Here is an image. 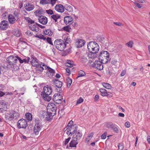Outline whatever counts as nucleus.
<instances>
[{"mask_svg": "<svg viewBox=\"0 0 150 150\" xmlns=\"http://www.w3.org/2000/svg\"><path fill=\"white\" fill-rule=\"evenodd\" d=\"M65 23L67 25H71L73 22V19L71 16H66L64 18Z\"/></svg>", "mask_w": 150, "mask_h": 150, "instance_id": "nucleus-17", "label": "nucleus"}, {"mask_svg": "<svg viewBox=\"0 0 150 150\" xmlns=\"http://www.w3.org/2000/svg\"><path fill=\"white\" fill-rule=\"evenodd\" d=\"M47 70L50 73L52 74H54L55 73V71L54 69H51V68L49 67L47 69Z\"/></svg>", "mask_w": 150, "mask_h": 150, "instance_id": "nucleus-57", "label": "nucleus"}, {"mask_svg": "<svg viewBox=\"0 0 150 150\" xmlns=\"http://www.w3.org/2000/svg\"><path fill=\"white\" fill-rule=\"evenodd\" d=\"M89 53L88 56L89 58H95L97 57V53L98 52L96 51H89Z\"/></svg>", "mask_w": 150, "mask_h": 150, "instance_id": "nucleus-27", "label": "nucleus"}, {"mask_svg": "<svg viewBox=\"0 0 150 150\" xmlns=\"http://www.w3.org/2000/svg\"><path fill=\"white\" fill-rule=\"evenodd\" d=\"M47 42L50 44L53 45V43L51 41V38L47 37V38H46V40Z\"/></svg>", "mask_w": 150, "mask_h": 150, "instance_id": "nucleus-51", "label": "nucleus"}, {"mask_svg": "<svg viewBox=\"0 0 150 150\" xmlns=\"http://www.w3.org/2000/svg\"><path fill=\"white\" fill-rule=\"evenodd\" d=\"M64 40L66 43L69 44L70 42L71 39L69 37H67L64 38Z\"/></svg>", "mask_w": 150, "mask_h": 150, "instance_id": "nucleus-48", "label": "nucleus"}, {"mask_svg": "<svg viewBox=\"0 0 150 150\" xmlns=\"http://www.w3.org/2000/svg\"><path fill=\"white\" fill-rule=\"evenodd\" d=\"M56 106L54 103H51L48 104L47 107V110L51 113V115H54L56 113Z\"/></svg>", "mask_w": 150, "mask_h": 150, "instance_id": "nucleus-8", "label": "nucleus"}, {"mask_svg": "<svg viewBox=\"0 0 150 150\" xmlns=\"http://www.w3.org/2000/svg\"><path fill=\"white\" fill-rule=\"evenodd\" d=\"M12 34L17 37H19L21 35V31L18 28H15L13 30Z\"/></svg>", "mask_w": 150, "mask_h": 150, "instance_id": "nucleus-23", "label": "nucleus"}, {"mask_svg": "<svg viewBox=\"0 0 150 150\" xmlns=\"http://www.w3.org/2000/svg\"><path fill=\"white\" fill-rule=\"evenodd\" d=\"M35 37V38L43 40H45L46 39V37H45L42 34H40L39 35H36Z\"/></svg>", "mask_w": 150, "mask_h": 150, "instance_id": "nucleus-36", "label": "nucleus"}, {"mask_svg": "<svg viewBox=\"0 0 150 150\" xmlns=\"http://www.w3.org/2000/svg\"><path fill=\"white\" fill-rule=\"evenodd\" d=\"M98 57L99 60L103 63H106L109 58V53L107 51H102L99 53Z\"/></svg>", "mask_w": 150, "mask_h": 150, "instance_id": "nucleus-3", "label": "nucleus"}, {"mask_svg": "<svg viewBox=\"0 0 150 150\" xmlns=\"http://www.w3.org/2000/svg\"><path fill=\"white\" fill-rule=\"evenodd\" d=\"M85 42L84 40L81 39H79L76 42L77 47L80 48L83 46L85 44Z\"/></svg>", "mask_w": 150, "mask_h": 150, "instance_id": "nucleus-22", "label": "nucleus"}, {"mask_svg": "<svg viewBox=\"0 0 150 150\" xmlns=\"http://www.w3.org/2000/svg\"><path fill=\"white\" fill-rule=\"evenodd\" d=\"M77 126L76 124H74L69 127L67 128V134L69 135H72L74 134V133L77 130Z\"/></svg>", "mask_w": 150, "mask_h": 150, "instance_id": "nucleus-9", "label": "nucleus"}, {"mask_svg": "<svg viewBox=\"0 0 150 150\" xmlns=\"http://www.w3.org/2000/svg\"><path fill=\"white\" fill-rule=\"evenodd\" d=\"M126 73V70H123L121 74H120V76H123L125 75V73Z\"/></svg>", "mask_w": 150, "mask_h": 150, "instance_id": "nucleus-59", "label": "nucleus"}, {"mask_svg": "<svg viewBox=\"0 0 150 150\" xmlns=\"http://www.w3.org/2000/svg\"><path fill=\"white\" fill-rule=\"evenodd\" d=\"M133 42L132 40H130L126 44V45H127L128 47L132 48L133 46Z\"/></svg>", "mask_w": 150, "mask_h": 150, "instance_id": "nucleus-45", "label": "nucleus"}, {"mask_svg": "<svg viewBox=\"0 0 150 150\" xmlns=\"http://www.w3.org/2000/svg\"><path fill=\"white\" fill-rule=\"evenodd\" d=\"M19 116V114L18 112L13 110L6 113L5 118L6 120L11 121L13 119H16Z\"/></svg>", "mask_w": 150, "mask_h": 150, "instance_id": "nucleus-2", "label": "nucleus"}, {"mask_svg": "<svg viewBox=\"0 0 150 150\" xmlns=\"http://www.w3.org/2000/svg\"><path fill=\"white\" fill-rule=\"evenodd\" d=\"M102 63V61L99 62L96 61L92 65V66L93 67H94L98 70H102L103 68Z\"/></svg>", "mask_w": 150, "mask_h": 150, "instance_id": "nucleus-14", "label": "nucleus"}, {"mask_svg": "<svg viewBox=\"0 0 150 150\" xmlns=\"http://www.w3.org/2000/svg\"><path fill=\"white\" fill-rule=\"evenodd\" d=\"M87 48L88 51L98 52L99 50V47L96 42L91 41L87 45Z\"/></svg>", "mask_w": 150, "mask_h": 150, "instance_id": "nucleus-5", "label": "nucleus"}, {"mask_svg": "<svg viewBox=\"0 0 150 150\" xmlns=\"http://www.w3.org/2000/svg\"><path fill=\"white\" fill-rule=\"evenodd\" d=\"M67 72L68 74V75H69L71 74L70 68H67L66 69Z\"/></svg>", "mask_w": 150, "mask_h": 150, "instance_id": "nucleus-63", "label": "nucleus"}, {"mask_svg": "<svg viewBox=\"0 0 150 150\" xmlns=\"http://www.w3.org/2000/svg\"><path fill=\"white\" fill-rule=\"evenodd\" d=\"M51 17L55 21V22H56L57 21V20L60 18V16L58 14H54Z\"/></svg>", "mask_w": 150, "mask_h": 150, "instance_id": "nucleus-33", "label": "nucleus"}, {"mask_svg": "<svg viewBox=\"0 0 150 150\" xmlns=\"http://www.w3.org/2000/svg\"><path fill=\"white\" fill-rule=\"evenodd\" d=\"M43 90V91L41 92V94L42 98L45 101H50L51 99L50 95L52 92V88L47 85L44 87Z\"/></svg>", "mask_w": 150, "mask_h": 150, "instance_id": "nucleus-1", "label": "nucleus"}, {"mask_svg": "<svg viewBox=\"0 0 150 150\" xmlns=\"http://www.w3.org/2000/svg\"><path fill=\"white\" fill-rule=\"evenodd\" d=\"M19 41L20 42H22V43H26L25 40L22 38H19Z\"/></svg>", "mask_w": 150, "mask_h": 150, "instance_id": "nucleus-64", "label": "nucleus"}, {"mask_svg": "<svg viewBox=\"0 0 150 150\" xmlns=\"http://www.w3.org/2000/svg\"><path fill=\"white\" fill-rule=\"evenodd\" d=\"M52 81L53 84L55 85V88L56 91L59 93H61L62 91L61 88V87L62 86V82L58 79H55L53 80Z\"/></svg>", "mask_w": 150, "mask_h": 150, "instance_id": "nucleus-7", "label": "nucleus"}, {"mask_svg": "<svg viewBox=\"0 0 150 150\" xmlns=\"http://www.w3.org/2000/svg\"><path fill=\"white\" fill-rule=\"evenodd\" d=\"M117 146L118 148V150H122L124 148V146L122 143H119Z\"/></svg>", "mask_w": 150, "mask_h": 150, "instance_id": "nucleus-47", "label": "nucleus"}, {"mask_svg": "<svg viewBox=\"0 0 150 150\" xmlns=\"http://www.w3.org/2000/svg\"><path fill=\"white\" fill-rule=\"evenodd\" d=\"M88 60L87 58L84 56H82L81 58V61L83 63H85L87 62Z\"/></svg>", "mask_w": 150, "mask_h": 150, "instance_id": "nucleus-50", "label": "nucleus"}, {"mask_svg": "<svg viewBox=\"0 0 150 150\" xmlns=\"http://www.w3.org/2000/svg\"><path fill=\"white\" fill-rule=\"evenodd\" d=\"M107 133L106 132H104L101 136V139H105L106 138L107 136Z\"/></svg>", "mask_w": 150, "mask_h": 150, "instance_id": "nucleus-55", "label": "nucleus"}, {"mask_svg": "<svg viewBox=\"0 0 150 150\" xmlns=\"http://www.w3.org/2000/svg\"><path fill=\"white\" fill-rule=\"evenodd\" d=\"M42 127V124L40 122H36L33 129L34 133L36 135H38Z\"/></svg>", "mask_w": 150, "mask_h": 150, "instance_id": "nucleus-11", "label": "nucleus"}, {"mask_svg": "<svg viewBox=\"0 0 150 150\" xmlns=\"http://www.w3.org/2000/svg\"><path fill=\"white\" fill-rule=\"evenodd\" d=\"M57 0H51L50 1V3L52 4V6H53L56 3Z\"/></svg>", "mask_w": 150, "mask_h": 150, "instance_id": "nucleus-62", "label": "nucleus"}, {"mask_svg": "<svg viewBox=\"0 0 150 150\" xmlns=\"http://www.w3.org/2000/svg\"><path fill=\"white\" fill-rule=\"evenodd\" d=\"M18 56H15L13 55H11L8 57L7 59V63L8 65V66H9L8 67L10 68L14 67L15 65V63H16L18 61Z\"/></svg>", "mask_w": 150, "mask_h": 150, "instance_id": "nucleus-6", "label": "nucleus"}, {"mask_svg": "<svg viewBox=\"0 0 150 150\" xmlns=\"http://www.w3.org/2000/svg\"><path fill=\"white\" fill-rule=\"evenodd\" d=\"M42 66L43 67V68H42V69H37V70H38L39 71H40V72H42L43 70L44 69H48V68H49V67L47 66L46 65H45V64L43 63V65Z\"/></svg>", "mask_w": 150, "mask_h": 150, "instance_id": "nucleus-44", "label": "nucleus"}, {"mask_svg": "<svg viewBox=\"0 0 150 150\" xmlns=\"http://www.w3.org/2000/svg\"><path fill=\"white\" fill-rule=\"evenodd\" d=\"M38 19L39 23L43 25L46 24L48 22L47 18L43 16H40Z\"/></svg>", "mask_w": 150, "mask_h": 150, "instance_id": "nucleus-18", "label": "nucleus"}, {"mask_svg": "<svg viewBox=\"0 0 150 150\" xmlns=\"http://www.w3.org/2000/svg\"><path fill=\"white\" fill-rule=\"evenodd\" d=\"M65 9L67 11L69 12H72L73 11V8L72 6L69 4H65L64 7Z\"/></svg>", "mask_w": 150, "mask_h": 150, "instance_id": "nucleus-28", "label": "nucleus"}, {"mask_svg": "<svg viewBox=\"0 0 150 150\" xmlns=\"http://www.w3.org/2000/svg\"><path fill=\"white\" fill-rule=\"evenodd\" d=\"M102 85L104 87L107 89H110L112 87L111 85L108 83H103Z\"/></svg>", "mask_w": 150, "mask_h": 150, "instance_id": "nucleus-35", "label": "nucleus"}, {"mask_svg": "<svg viewBox=\"0 0 150 150\" xmlns=\"http://www.w3.org/2000/svg\"><path fill=\"white\" fill-rule=\"evenodd\" d=\"M73 136V138L76 139V140H79L82 137V134L79 131H76Z\"/></svg>", "mask_w": 150, "mask_h": 150, "instance_id": "nucleus-21", "label": "nucleus"}, {"mask_svg": "<svg viewBox=\"0 0 150 150\" xmlns=\"http://www.w3.org/2000/svg\"><path fill=\"white\" fill-rule=\"evenodd\" d=\"M26 120L23 119H21L18 120L17 123L18 127L19 129L25 128L27 126Z\"/></svg>", "mask_w": 150, "mask_h": 150, "instance_id": "nucleus-10", "label": "nucleus"}, {"mask_svg": "<svg viewBox=\"0 0 150 150\" xmlns=\"http://www.w3.org/2000/svg\"><path fill=\"white\" fill-rule=\"evenodd\" d=\"M45 34L49 36L52 35L53 34V32L50 29H47L45 30Z\"/></svg>", "mask_w": 150, "mask_h": 150, "instance_id": "nucleus-38", "label": "nucleus"}, {"mask_svg": "<svg viewBox=\"0 0 150 150\" xmlns=\"http://www.w3.org/2000/svg\"><path fill=\"white\" fill-rule=\"evenodd\" d=\"M13 14L14 16V17L17 18V19H18L19 16V13L18 11H15L13 13Z\"/></svg>", "mask_w": 150, "mask_h": 150, "instance_id": "nucleus-49", "label": "nucleus"}, {"mask_svg": "<svg viewBox=\"0 0 150 150\" xmlns=\"http://www.w3.org/2000/svg\"><path fill=\"white\" fill-rule=\"evenodd\" d=\"M24 8L28 11H30L33 10L34 8V5L31 3H26L24 4Z\"/></svg>", "mask_w": 150, "mask_h": 150, "instance_id": "nucleus-19", "label": "nucleus"}, {"mask_svg": "<svg viewBox=\"0 0 150 150\" xmlns=\"http://www.w3.org/2000/svg\"><path fill=\"white\" fill-rule=\"evenodd\" d=\"M50 3V0H41L40 1V3L42 4H46Z\"/></svg>", "mask_w": 150, "mask_h": 150, "instance_id": "nucleus-43", "label": "nucleus"}, {"mask_svg": "<svg viewBox=\"0 0 150 150\" xmlns=\"http://www.w3.org/2000/svg\"><path fill=\"white\" fill-rule=\"evenodd\" d=\"M71 139V138L70 137H69L65 139V140L64 141V145H66L68 143Z\"/></svg>", "mask_w": 150, "mask_h": 150, "instance_id": "nucleus-58", "label": "nucleus"}, {"mask_svg": "<svg viewBox=\"0 0 150 150\" xmlns=\"http://www.w3.org/2000/svg\"><path fill=\"white\" fill-rule=\"evenodd\" d=\"M134 4L136 6L139 8H141L142 7V6L140 4L136 2H134Z\"/></svg>", "mask_w": 150, "mask_h": 150, "instance_id": "nucleus-61", "label": "nucleus"}, {"mask_svg": "<svg viewBox=\"0 0 150 150\" xmlns=\"http://www.w3.org/2000/svg\"><path fill=\"white\" fill-rule=\"evenodd\" d=\"M54 9L57 12L62 13L64 11V6L62 5H57L54 7Z\"/></svg>", "mask_w": 150, "mask_h": 150, "instance_id": "nucleus-20", "label": "nucleus"}, {"mask_svg": "<svg viewBox=\"0 0 150 150\" xmlns=\"http://www.w3.org/2000/svg\"><path fill=\"white\" fill-rule=\"evenodd\" d=\"M7 103L2 100L0 102V112L3 113L8 109Z\"/></svg>", "mask_w": 150, "mask_h": 150, "instance_id": "nucleus-15", "label": "nucleus"}, {"mask_svg": "<svg viewBox=\"0 0 150 150\" xmlns=\"http://www.w3.org/2000/svg\"><path fill=\"white\" fill-rule=\"evenodd\" d=\"M8 18L9 23L11 24H14L16 21V18L11 14H9L8 15Z\"/></svg>", "mask_w": 150, "mask_h": 150, "instance_id": "nucleus-24", "label": "nucleus"}, {"mask_svg": "<svg viewBox=\"0 0 150 150\" xmlns=\"http://www.w3.org/2000/svg\"><path fill=\"white\" fill-rule=\"evenodd\" d=\"M31 65L34 67H36L38 69V67H39V62L36 59H33L31 60L30 62Z\"/></svg>", "mask_w": 150, "mask_h": 150, "instance_id": "nucleus-25", "label": "nucleus"}, {"mask_svg": "<svg viewBox=\"0 0 150 150\" xmlns=\"http://www.w3.org/2000/svg\"><path fill=\"white\" fill-rule=\"evenodd\" d=\"M18 60L21 63H22L23 62L25 63H28L30 59V58L28 57H26L23 59H21L18 56Z\"/></svg>", "mask_w": 150, "mask_h": 150, "instance_id": "nucleus-29", "label": "nucleus"}, {"mask_svg": "<svg viewBox=\"0 0 150 150\" xmlns=\"http://www.w3.org/2000/svg\"><path fill=\"white\" fill-rule=\"evenodd\" d=\"M35 14L36 16H41L43 13V11L42 9H39L35 11Z\"/></svg>", "mask_w": 150, "mask_h": 150, "instance_id": "nucleus-32", "label": "nucleus"}, {"mask_svg": "<svg viewBox=\"0 0 150 150\" xmlns=\"http://www.w3.org/2000/svg\"><path fill=\"white\" fill-rule=\"evenodd\" d=\"M25 34L27 35L31 36L32 35L33 33L30 30H28L25 32Z\"/></svg>", "mask_w": 150, "mask_h": 150, "instance_id": "nucleus-54", "label": "nucleus"}, {"mask_svg": "<svg viewBox=\"0 0 150 150\" xmlns=\"http://www.w3.org/2000/svg\"><path fill=\"white\" fill-rule=\"evenodd\" d=\"M28 26L30 28V29L31 30L35 31L38 32L39 30V28L38 26L40 27L41 28H42V27L43 26L38 24L37 23H31L28 25Z\"/></svg>", "mask_w": 150, "mask_h": 150, "instance_id": "nucleus-13", "label": "nucleus"}, {"mask_svg": "<svg viewBox=\"0 0 150 150\" xmlns=\"http://www.w3.org/2000/svg\"><path fill=\"white\" fill-rule=\"evenodd\" d=\"M54 44L56 48L61 51H63L66 46L64 41L61 39L56 40L54 42Z\"/></svg>", "mask_w": 150, "mask_h": 150, "instance_id": "nucleus-4", "label": "nucleus"}, {"mask_svg": "<svg viewBox=\"0 0 150 150\" xmlns=\"http://www.w3.org/2000/svg\"><path fill=\"white\" fill-rule=\"evenodd\" d=\"M115 124H113L112 122H107L106 123V126L108 128H112L113 125Z\"/></svg>", "mask_w": 150, "mask_h": 150, "instance_id": "nucleus-40", "label": "nucleus"}, {"mask_svg": "<svg viewBox=\"0 0 150 150\" xmlns=\"http://www.w3.org/2000/svg\"><path fill=\"white\" fill-rule=\"evenodd\" d=\"M46 12L48 14H50L51 15L54 14L53 11L51 9L46 10Z\"/></svg>", "mask_w": 150, "mask_h": 150, "instance_id": "nucleus-52", "label": "nucleus"}, {"mask_svg": "<svg viewBox=\"0 0 150 150\" xmlns=\"http://www.w3.org/2000/svg\"><path fill=\"white\" fill-rule=\"evenodd\" d=\"M60 93H55L53 97V101L58 104L61 103L62 102L63 98Z\"/></svg>", "mask_w": 150, "mask_h": 150, "instance_id": "nucleus-12", "label": "nucleus"}, {"mask_svg": "<svg viewBox=\"0 0 150 150\" xmlns=\"http://www.w3.org/2000/svg\"><path fill=\"white\" fill-rule=\"evenodd\" d=\"M72 125H74L73 124V122L72 120H71L68 124L67 125V126L66 128H67L69 127H71V126H72Z\"/></svg>", "mask_w": 150, "mask_h": 150, "instance_id": "nucleus-56", "label": "nucleus"}, {"mask_svg": "<svg viewBox=\"0 0 150 150\" xmlns=\"http://www.w3.org/2000/svg\"><path fill=\"white\" fill-rule=\"evenodd\" d=\"M44 113H45L46 116H44V117H45L47 120L50 121L52 118V116L54 115H51V113L50 112L48 113L47 112H45Z\"/></svg>", "mask_w": 150, "mask_h": 150, "instance_id": "nucleus-30", "label": "nucleus"}, {"mask_svg": "<svg viewBox=\"0 0 150 150\" xmlns=\"http://www.w3.org/2000/svg\"><path fill=\"white\" fill-rule=\"evenodd\" d=\"M25 20L29 23V24H30L31 23H34V21L31 19L30 18L28 17H25Z\"/></svg>", "mask_w": 150, "mask_h": 150, "instance_id": "nucleus-42", "label": "nucleus"}, {"mask_svg": "<svg viewBox=\"0 0 150 150\" xmlns=\"http://www.w3.org/2000/svg\"><path fill=\"white\" fill-rule=\"evenodd\" d=\"M125 127L127 128H129L130 127V124L129 122H127L125 124Z\"/></svg>", "mask_w": 150, "mask_h": 150, "instance_id": "nucleus-60", "label": "nucleus"}, {"mask_svg": "<svg viewBox=\"0 0 150 150\" xmlns=\"http://www.w3.org/2000/svg\"><path fill=\"white\" fill-rule=\"evenodd\" d=\"M100 95L103 96H107V95H108L107 91L105 89L101 88L100 89Z\"/></svg>", "mask_w": 150, "mask_h": 150, "instance_id": "nucleus-31", "label": "nucleus"}, {"mask_svg": "<svg viewBox=\"0 0 150 150\" xmlns=\"http://www.w3.org/2000/svg\"><path fill=\"white\" fill-rule=\"evenodd\" d=\"M26 119L29 121H31L32 120V114L29 113H26L25 115Z\"/></svg>", "mask_w": 150, "mask_h": 150, "instance_id": "nucleus-37", "label": "nucleus"}, {"mask_svg": "<svg viewBox=\"0 0 150 150\" xmlns=\"http://www.w3.org/2000/svg\"><path fill=\"white\" fill-rule=\"evenodd\" d=\"M83 99L81 97H80L76 103L77 104L81 103L83 101Z\"/></svg>", "mask_w": 150, "mask_h": 150, "instance_id": "nucleus-53", "label": "nucleus"}, {"mask_svg": "<svg viewBox=\"0 0 150 150\" xmlns=\"http://www.w3.org/2000/svg\"><path fill=\"white\" fill-rule=\"evenodd\" d=\"M78 143V141L76 140V139L73 138V140L71 141L69 143V147H76Z\"/></svg>", "mask_w": 150, "mask_h": 150, "instance_id": "nucleus-26", "label": "nucleus"}, {"mask_svg": "<svg viewBox=\"0 0 150 150\" xmlns=\"http://www.w3.org/2000/svg\"><path fill=\"white\" fill-rule=\"evenodd\" d=\"M63 29L64 30L68 32H70L71 29L68 26H65Z\"/></svg>", "mask_w": 150, "mask_h": 150, "instance_id": "nucleus-46", "label": "nucleus"}, {"mask_svg": "<svg viewBox=\"0 0 150 150\" xmlns=\"http://www.w3.org/2000/svg\"><path fill=\"white\" fill-rule=\"evenodd\" d=\"M86 75L85 73L82 70H80L79 71L78 76L76 77V79L79 77L83 76Z\"/></svg>", "mask_w": 150, "mask_h": 150, "instance_id": "nucleus-34", "label": "nucleus"}, {"mask_svg": "<svg viewBox=\"0 0 150 150\" xmlns=\"http://www.w3.org/2000/svg\"><path fill=\"white\" fill-rule=\"evenodd\" d=\"M112 127H112L111 129L113 130L115 132L118 133V132L119 131L118 129V126L117 125L114 124Z\"/></svg>", "mask_w": 150, "mask_h": 150, "instance_id": "nucleus-39", "label": "nucleus"}, {"mask_svg": "<svg viewBox=\"0 0 150 150\" xmlns=\"http://www.w3.org/2000/svg\"><path fill=\"white\" fill-rule=\"evenodd\" d=\"M67 83L68 87H69L72 83V80L70 78L68 77L67 79Z\"/></svg>", "mask_w": 150, "mask_h": 150, "instance_id": "nucleus-41", "label": "nucleus"}, {"mask_svg": "<svg viewBox=\"0 0 150 150\" xmlns=\"http://www.w3.org/2000/svg\"><path fill=\"white\" fill-rule=\"evenodd\" d=\"M8 26V24L7 21L3 20L0 23V29L2 30H6Z\"/></svg>", "mask_w": 150, "mask_h": 150, "instance_id": "nucleus-16", "label": "nucleus"}]
</instances>
